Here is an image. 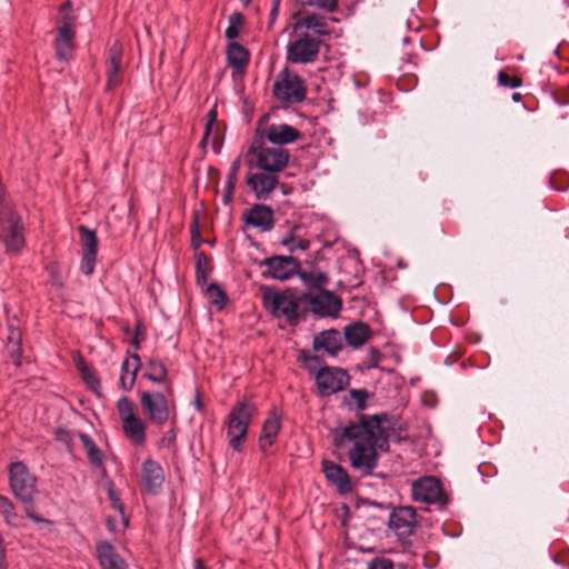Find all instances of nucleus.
<instances>
[{"instance_id": "9", "label": "nucleus", "mask_w": 569, "mask_h": 569, "mask_svg": "<svg viewBox=\"0 0 569 569\" xmlns=\"http://www.w3.org/2000/svg\"><path fill=\"white\" fill-rule=\"evenodd\" d=\"M249 154L254 157L259 169L271 173L282 171L290 158L289 151L282 147H264L256 141L250 146Z\"/></svg>"}, {"instance_id": "46", "label": "nucleus", "mask_w": 569, "mask_h": 569, "mask_svg": "<svg viewBox=\"0 0 569 569\" xmlns=\"http://www.w3.org/2000/svg\"><path fill=\"white\" fill-rule=\"evenodd\" d=\"M108 498L110 500V503H111V507L119 511L121 516H123V505L120 500V497L119 495L117 493V491L113 489V486L110 485L109 489H108Z\"/></svg>"}, {"instance_id": "44", "label": "nucleus", "mask_w": 569, "mask_h": 569, "mask_svg": "<svg viewBox=\"0 0 569 569\" xmlns=\"http://www.w3.org/2000/svg\"><path fill=\"white\" fill-rule=\"evenodd\" d=\"M81 377L92 391H98L100 387V381L94 372L90 371L88 368H82Z\"/></svg>"}, {"instance_id": "15", "label": "nucleus", "mask_w": 569, "mask_h": 569, "mask_svg": "<svg viewBox=\"0 0 569 569\" xmlns=\"http://www.w3.org/2000/svg\"><path fill=\"white\" fill-rule=\"evenodd\" d=\"M411 495L415 501L422 503H443V490L440 481L435 477H422L413 481Z\"/></svg>"}, {"instance_id": "19", "label": "nucleus", "mask_w": 569, "mask_h": 569, "mask_svg": "<svg viewBox=\"0 0 569 569\" xmlns=\"http://www.w3.org/2000/svg\"><path fill=\"white\" fill-rule=\"evenodd\" d=\"M122 53L123 48L119 41H114L108 50V58L106 61L107 90H112L121 81L120 70Z\"/></svg>"}, {"instance_id": "11", "label": "nucleus", "mask_w": 569, "mask_h": 569, "mask_svg": "<svg viewBox=\"0 0 569 569\" xmlns=\"http://www.w3.org/2000/svg\"><path fill=\"white\" fill-rule=\"evenodd\" d=\"M10 488L17 499L24 503H32L37 493L36 478L30 475L27 466L21 462H12L9 467Z\"/></svg>"}, {"instance_id": "6", "label": "nucleus", "mask_w": 569, "mask_h": 569, "mask_svg": "<svg viewBox=\"0 0 569 569\" xmlns=\"http://www.w3.org/2000/svg\"><path fill=\"white\" fill-rule=\"evenodd\" d=\"M172 395L171 385L166 387V393L158 391H141L139 395L140 407L151 423L166 425L171 417V407L168 397Z\"/></svg>"}, {"instance_id": "7", "label": "nucleus", "mask_w": 569, "mask_h": 569, "mask_svg": "<svg viewBox=\"0 0 569 569\" xmlns=\"http://www.w3.org/2000/svg\"><path fill=\"white\" fill-rule=\"evenodd\" d=\"M272 91L278 101L288 106L302 102L307 96L305 81L288 68L277 74Z\"/></svg>"}, {"instance_id": "32", "label": "nucleus", "mask_w": 569, "mask_h": 569, "mask_svg": "<svg viewBox=\"0 0 569 569\" xmlns=\"http://www.w3.org/2000/svg\"><path fill=\"white\" fill-rule=\"evenodd\" d=\"M300 279L310 290H325L323 288L328 284L329 280L325 272L312 269L310 271H302L299 273Z\"/></svg>"}, {"instance_id": "59", "label": "nucleus", "mask_w": 569, "mask_h": 569, "mask_svg": "<svg viewBox=\"0 0 569 569\" xmlns=\"http://www.w3.org/2000/svg\"><path fill=\"white\" fill-rule=\"evenodd\" d=\"M139 336H140V329H139V327H138V328H137V335H136V338H134V339H133V341H132V345H133L136 348H139V345H140Z\"/></svg>"}, {"instance_id": "41", "label": "nucleus", "mask_w": 569, "mask_h": 569, "mask_svg": "<svg viewBox=\"0 0 569 569\" xmlns=\"http://www.w3.org/2000/svg\"><path fill=\"white\" fill-rule=\"evenodd\" d=\"M97 253L98 252H82L80 268L84 274L90 276L93 272Z\"/></svg>"}, {"instance_id": "18", "label": "nucleus", "mask_w": 569, "mask_h": 569, "mask_svg": "<svg viewBox=\"0 0 569 569\" xmlns=\"http://www.w3.org/2000/svg\"><path fill=\"white\" fill-rule=\"evenodd\" d=\"M262 264L267 267L271 278L287 280L296 273L299 262L292 257L274 256L266 258Z\"/></svg>"}, {"instance_id": "5", "label": "nucleus", "mask_w": 569, "mask_h": 569, "mask_svg": "<svg viewBox=\"0 0 569 569\" xmlns=\"http://www.w3.org/2000/svg\"><path fill=\"white\" fill-rule=\"evenodd\" d=\"M254 407L246 401L236 403L230 410L227 418V436L229 438V446L240 452L242 443L246 439L249 423L254 413Z\"/></svg>"}, {"instance_id": "38", "label": "nucleus", "mask_w": 569, "mask_h": 569, "mask_svg": "<svg viewBox=\"0 0 569 569\" xmlns=\"http://www.w3.org/2000/svg\"><path fill=\"white\" fill-rule=\"evenodd\" d=\"M243 23V16L240 12H233L229 17V26L224 31V36L229 40H234L240 34V28Z\"/></svg>"}, {"instance_id": "1", "label": "nucleus", "mask_w": 569, "mask_h": 569, "mask_svg": "<svg viewBox=\"0 0 569 569\" xmlns=\"http://www.w3.org/2000/svg\"><path fill=\"white\" fill-rule=\"evenodd\" d=\"M389 429L387 415L362 416L358 423L336 429L333 443L343 447L352 442L348 452L350 465L355 470L369 476L378 465L377 452L389 450Z\"/></svg>"}, {"instance_id": "24", "label": "nucleus", "mask_w": 569, "mask_h": 569, "mask_svg": "<svg viewBox=\"0 0 569 569\" xmlns=\"http://www.w3.org/2000/svg\"><path fill=\"white\" fill-rule=\"evenodd\" d=\"M96 550L99 565L102 569H129L128 563L111 543L107 541L99 542Z\"/></svg>"}, {"instance_id": "10", "label": "nucleus", "mask_w": 569, "mask_h": 569, "mask_svg": "<svg viewBox=\"0 0 569 569\" xmlns=\"http://www.w3.org/2000/svg\"><path fill=\"white\" fill-rule=\"evenodd\" d=\"M321 39L310 32H301L287 46L286 58L291 63H312L320 53Z\"/></svg>"}, {"instance_id": "8", "label": "nucleus", "mask_w": 569, "mask_h": 569, "mask_svg": "<svg viewBox=\"0 0 569 569\" xmlns=\"http://www.w3.org/2000/svg\"><path fill=\"white\" fill-rule=\"evenodd\" d=\"M117 409L124 436L133 445L142 446L146 442L147 423L136 413L134 403L129 398L122 397L118 400Z\"/></svg>"}, {"instance_id": "13", "label": "nucleus", "mask_w": 569, "mask_h": 569, "mask_svg": "<svg viewBox=\"0 0 569 569\" xmlns=\"http://www.w3.org/2000/svg\"><path fill=\"white\" fill-rule=\"evenodd\" d=\"M305 307L309 306L312 313L319 317L336 316L341 309V300L333 292L320 290L315 295L303 293Z\"/></svg>"}, {"instance_id": "14", "label": "nucleus", "mask_w": 569, "mask_h": 569, "mask_svg": "<svg viewBox=\"0 0 569 569\" xmlns=\"http://www.w3.org/2000/svg\"><path fill=\"white\" fill-rule=\"evenodd\" d=\"M320 395L329 396L343 390L349 385L348 373L340 368L322 367L316 375Z\"/></svg>"}, {"instance_id": "20", "label": "nucleus", "mask_w": 569, "mask_h": 569, "mask_svg": "<svg viewBox=\"0 0 569 569\" xmlns=\"http://www.w3.org/2000/svg\"><path fill=\"white\" fill-rule=\"evenodd\" d=\"M306 29V32L311 31V34L318 39L329 37L331 29L325 17L318 13H307L300 18L293 26L295 32Z\"/></svg>"}, {"instance_id": "36", "label": "nucleus", "mask_w": 569, "mask_h": 569, "mask_svg": "<svg viewBox=\"0 0 569 569\" xmlns=\"http://www.w3.org/2000/svg\"><path fill=\"white\" fill-rule=\"evenodd\" d=\"M0 513L3 516L7 525L11 527L18 526V515L14 511L13 503L4 496H0Z\"/></svg>"}, {"instance_id": "27", "label": "nucleus", "mask_w": 569, "mask_h": 569, "mask_svg": "<svg viewBox=\"0 0 569 569\" xmlns=\"http://www.w3.org/2000/svg\"><path fill=\"white\" fill-rule=\"evenodd\" d=\"M140 366V357L137 353L131 355L122 362L120 385L123 390L129 391L132 389Z\"/></svg>"}, {"instance_id": "61", "label": "nucleus", "mask_w": 569, "mask_h": 569, "mask_svg": "<svg viewBox=\"0 0 569 569\" xmlns=\"http://www.w3.org/2000/svg\"><path fill=\"white\" fill-rule=\"evenodd\" d=\"M194 407H196L198 410H201V409H202V403H201V401H200L198 398L194 400Z\"/></svg>"}, {"instance_id": "62", "label": "nucleus", "mask_w": 569, "mask_h": 569, "mask_svg": "<svg viewBox=\"0 0 569 569\" xmlns=\"http://www.w3.org/2000/svg\"><path fill=\"white\" fill-rule=\"evenodd\" d=\"M563 4L569 8V0H565Z\"/></svg>"}, {"instance_id": "48", "label": "nucleus", "mask_w": 569, "mask_h": 569, "mask_svg": "<svg viewBox=\"0 0 569 569\" xmlns=\"http://www.w3.org/2000/svg\"><path fill=\"white\" fill-rule=\"evenodd\" d=\"M368 569H393V563L387 558H375L369 562Z\"/></svg>"}, {"instance_id": "55", "label": "nucleus", "mask_w": 569, "mask_h": 569, "mask_svg": "<svg viewBox=\"0 0 569 569\" xmlns=\"http://www.w3.org/2000/svg\"><path fill=\"white\" fill-rule=\"evenodd\" d=\"M0 569H7L3 540L0 536Z\"/></svg>"}, {"instance_id": "28", "label": "nucleus", "mask_w": 569, "mask_h": 569, "mask_svg": "<svg viewBox=\"0 0 569 569\" xmlns=\"http://www.w3.org/2000/svg\"><path fill=\"white\" fill-rule=\"evenodd\" d=\"M280 428L281 421L276 415L270 416L263 422L259 437V447L262 451H267L276 442Z\"/></svg>"}, {"instance_id": "42", "label": "nucleus", "mask_w": 569, "mask_h": 569, "mask_svg": "<svg viewBox=\"0 0 569 569\" xmlns=\"http://www.w3.org/2000/svg\"><path fill=\"white\" fill-rule=\"evenodd\" d=\"M349 397L353 400L356 409L363 410L368 399V392L365 389H351Z\"/></svg>"}, {"instance_id": "53", "label": "nucleus", "mask_w": 569, "mask_h": 569, "mask_svg": "<svg viewBox=\"0 0 569 569\" xmlns=\"http://www.w3.org/2000/svg\"><path fill=\"white\" fill-rule=\"evenodd\" d=\"M50 276H51L52 283L56 287H62L63 281H62L61 277L59 276L58 271L56 270V267H53V266L50 267Z\"/></svg>"}, {"instance_id": "25", "label": "nucleus", "mask_w": 569, "mask_h": 569, "mask_svg": "<svg viewBox=\"0 0 569 569\" xmlns=\"http://www.w3.org/2000/svg\"><path fill=\"white\" fill-rule=\"evenodd\" d=\"M313 349L315 351H323L331 357H336L342 349L340 332L331 329L316 335L313 338Z\"/></svg>"}, {"instance_id": "39", "label": "nucleus", "mask_w": 569, "mask_h": 569, "mask_svg": "<svg viewBox=\"0 0 569 569\" xmlns=\"http://www.w3.org/2000/svg\"><path fill=\"white\" fill-rule=\"evenodd\" d=\"M281 244L287 247L290 252L295 251H305L309 248L310 242L300 237H296L295 234H289L281 240Z\"/></svg>"}, {"instance_id": "21", "label": "nucleus", "mask_w": 569, "mask_h": 569, "mask_svg": "<svg viewBox=\"0 0 569 569\" xmlns=\"http://www.w3.org/2000/svg\"><path fill=\"white\" fill-rule=\"evenodd\" d=\"M244 221L260 231H270L273 228V211L264 204H253L244 214Z\"/></svg>"}, {"instance_id": "50", "label": "nucleus", "mask_w": 569, "mask_h": 569, "mask_svg": "<svg viewBox=\"0 0 569 569\" xmlns=\"http://www.w3.org/2000/svg\"><path fill=\"white\" fill-rule=\"evenodd\" d=\"M176 442V431L173 429H170L169 431H167L163 437L160 439V445L162 447H171L173 446Z\"/></svg>"}, {"instance_id": "57", "label": "nucleus", "mask_w": 569, "mask_h": 569, "mask_svg": "<svg viewBox=\"0 0 569 569\" xmlns=\"http://www.w3.org/2000/svg\"><path fill=\"white\" fill-rule=\"evenodd\" d=\"M27 517L30 518L34 522H48L46 519L41 518L40 516H37V515L32 513L29 510H27Z\"/></svg>"}, {"instance_id": "54", "label": "nucleus", "mask_w": 569, "mask_h": 569, "mask_svg": "<svg viewBox=\"0 0 569 569\" xmlns=\"http://www.w3.org/2000/svg\"><path fill=\"white\" fill-rule=\"evenodd\" d=\"M279 6H280V0H273L272 8L270 10L269 26H271L277 18L278 12H279Z\"/></svg>"}, {"instance_id": "60", "label": "nucleus", "mask_w": 569, "mask_h": 569, "mask_svg": "<svg viewBox=\"0 0 569 569\" xmlns=\"http://www.w3.org/2000/svg\"><path fill=\"white\" fill-rule=\"evenodd\" d=\"M512 100L513 101H520L521 100V93H519V92L513 93L512 94Z\"/></svg>"}, {"instance_id": "43", "label": "nucleus", "mask_w": 569, "mask_h": 569, "mask_svg": "<svg viewBox=\"0 0 569 569\" xmlns=\"http://www.w3.org/2000/svg\"><path fill=\"white\" fill-rule=\"evenodd\" d=\"M498 83L501 87L519 88L522 84V80L519 77H510L507 72L500 71L498 73Z\"/></svg>"}, {"instance_id": "47", "label": "nucleus", "mask_w": 569, "mask_h": 569, "mask_svg": "<svg viewBox=\"0 0 569 569\" xmlns=\"http://www.w3.org/2000/svg\"><path fill=\"white\" fill-rule=\"evenodd\" d=\"M240 166H241V160L240 158H237L230 166V169H229V172L227 174V180H226V183L227 184H233L236 186L237 183V178H238V172L240 170Z\"/></svg>"}, {"instance_id": "2", "label": "nucleus", "mask_w": 569, "mask_h": 569, "mask_svg": "<svg viewBox=\"0 0 569 569\" xmlns=\"http://www.w3.org/2000/svg\"><path fill=\"white\" fill-rule=\"evenodd\" d=\"M0 241L8 254H19L24 248V227L14 206L4 203L0 208Z\"/></svg>"}, {"instance_id": "58", "label": "nucleus", "mask_w": 569, "mask_h": 569, "mask_svg": "<svg viewBox=\"0 0 569 569\" xmlns=\"http://www.w3.org/2000/svg\"><path fill=\"white\" fill-rule=\"evenodd\" d=\"M193 569H209V568L203 563L202 559L197 558L194 560Z\"/></svg>"}, {"instance_id": "16", "label": "nucleus", "mask_w": 569, "mask_h": 569, "mask_svg": "<svg viewBox=\"0 0 569 569\" xmlns=\"http://www.w3.org/2000/svg\"><path fill=\"white\" fill-rule=\"evenodd\" d=\"M417 526V512L413 507L402 506L395 508L388 520V527L398 537H409Z\"/></svg>"}, {"instance_id": "4", "label": "nucleus", "mask_w": 569, "mask_h": 569, "mask_svg": "<svg viewBox=\"0 0 569 569\" xmlns=\"http://www.w3.org/2000/svg\"><path fill=\"white\" fill-rule=\"evenodd\" d=\"M303 293H298L295 290L284 291H267L263 293V301L266 307L276 317H284L289 323H296L299 318V312L305 307Z\"/></svg>"}, {"instance_id": "33", "label": "nucleus", "mask_w": 569, "mask_h": 569, "mask_svg": "<svg viewBox=\"0 0 569 569\" xmlns=\"http://www.w3.org/2000/svg\"><path fill=\"white\" fill-rule=\"evenodd\" d=\"M79 439L86 449L89 462L93 466H100L103 461V453L94 441L86 433H79Z\"/></svg>"}, {"instance_id": "49", "label": "nucleus", "mask_w": 569, "mask_h": 569, "mask_svg": "<svg viewBox=\"0 0 569 569\" xmlns=\"http://www.w3.org/2000/svg\"><path fill=\"white\" fill-rule=\"evenodd\" d=\"M201 259L206 260V257L203 253L199 254L198 262H197V282H198V284L203 286L207 282L208 272L204 268H202Z\"/></svg>"}, {"instance_id": "23", "label": "nucleus", "mask_w": 569, "mask_h": 569, "mask_svg": "<svg viewBox=\"0 0 569 569\" xmlns=\"http://www.w3.org/2000/svg\"><path fill=\"white\" fill-rule=\"evenodd\" d=\"M21 330L17 318H9L7 321V345L6 350L16 366L21 365Z\"/></svg>"}, {"instance_id": "12", "label": "nucleus", "mask_w": 569, "mask_h": 569, "mask_svg": "<svg viewBox=\"0 0 569 569\" xmlns=\"http://www.w3.org/2000/svg\"><path fill=\"white\" fill-rule=\"evenodd\" d=\"M268 114L260 118L257 133L264 137L270 143L281 147L301 139V132L287 123H268Z\"/></svg>"}, {"instance_id": "17", "label": "nucleus", "mask_w": 569, "mask_h": 569, "mask_svg": "<svg viewBox=\"0 0 569 569\" xmlns=\"http://www.w3.org/2000/svg\"><path fill=\"white\" fill-rule=\"evenodd\" d=\"M164 482L162 467L152 459H147L141 466L142 490L149 495H157Z\"/></svg>"}, {"instance_id": "52", "label": "nucleus", "mask_w": 569, "mask_h": 569, "mask_svg": "<svg viewBox=\"0 0 569 569\" xmlns=\"http://www.w3.org/2000/svg\"><path fill=\"white\" fill-rule=\"evenodd\" d=\"M234 187L236 186H233V184L230 186V184L226 183L224 192L222 196L224 204H228L232 201Z\"/></svg>"}, {"instance_id": "35", "label": "nucleus", "mask_w": 569, "mask_h": 569, "mask_svg": "<svg viewBox=\"0 0 569 569\" xmlns=\"http://www.w3.org/2000/svg\"><path fill=\"white\" fill-rule=\"evenodd\" d=\"M208 144H211L213 150H219L221 144L219 138V126H211L210 123H206L204 132L199 146L201 148H206Z\"/></svg>"}, {"instance_id": "45", "label": "nucleus", "mask_w": 569, "mask_h": 569, "mask_svg": "<svg viewBox=\"0 0 569 569\" xmlns=\"http://www.w3.org/2000/svg\"><path fill=\"white\" fill-rule=\"evenodd\" d=\"M56 439L66 445V447L71 450V442L73 440V435L70 430L66 428H58L56 431Z\"/></svg>"}, {"instance_id": "26", "label": "nucleus", "mask_w": 569, "mask_h": 569, "mask_svg": "<svg viewBox=\"0 0 569 569\" xmlns=\"http://www.w3.org/2000/svg\"><path fill=\"white\" fill-rule=\"evenodd\" d=\"M248 186L254 192L256 197L264 200L276 189L279 180L273 174L262 172L251 174L247 180Z\"/></svg>"}, {"instance_id": "51", "label": "nucleus", "mask_w": 569, "mask_h": 569, "mask_svg": "<svg viewBox=\"0 0 569 569\" xmlns=\"http://www.w3.org/2000/svg\"><path fill=\"white\" fill-rule=\"evenodd\" d=\"M190 231L192 234V242L198 247L201 242L200 232H199V226H198V219L197 217L193 218L191 224H190Z\"/></svg>"}, {"instance_id": "29", "label": "nucleus", "mask_w": 569, "mask_h": 569, "mask_svg": "<svg viewBox=\"0 0 569 569\" xmlns=\"http://www.w3.org/2000/svg\"><path fill=\"white\" fill-rule=\"evenodd\" d=\"M370 337L369 326L363 322L349 325L345 328V339L353 348L362 346Z\"/></svg>"}, {"instance_id": "40", "label": "nucleus", "mask_w": 569, "mask_h": 569, "mask_svg": "<svg viewBox=\"0 0 569 569\" xmlns=\"http://www.w3.org/2000/svg\"><path fill=\"white\" fill-rule=\"evenodd\" d=\"M305 7H315L326 12L333 13L339 9L338 0H301Z\"/></svg>"}, {"instance_id": "34", "label": "nucleus", "mask_w": 569, "mask_h": 569, "mask_svg": "<svg viewBox=\"0 0 569 569\" xmlns=\"http://www.w3.org/2000/svg\"><path fill=\"white\" fill-rule=\"evenodd\" d=\"M78 232L82 252H98V238L96 232L86 226H79Z\"/></svg>"}, {"instance_id": "30", "label": "nucleus", "mask_w": 569, "mask_h": 569, "mask_svg": "<svg viewBox=\"0 0 569 569\" xmlns=\"http://www.w3.org/2000/svg\"><path fill=\"white\" fill-rule=\"evenodd\" d=\"M226 54L229 66L236 70L242 71L249 62L248 51L237 42L228 44Z\"/></svg>"}, {"instance_id": "22", "label": "nucleus", "mask_w": 569, "mask_h": 569, "mask_svg": "<svg viewBox=\"0 0 569 569\" xmlns=\"http://www.w3.org/2000/svg\"><path fill=\"white\" fill-rule=\"evenodd\" d=\"M322 471L329 482H331L340 493H348L351 491V482L347 470L340 465L330 461H322Z\"/></svg>"}, {"instance_id": "31", "label": "nucleus", "mask_w": 569, "mask_h": 569, "mask_svg": "<svg viewBox=\"0 0 569 569\" xmlns=\"http://www.w3.org/2000/svg\"><path fill=\"white\" fill-rule=\"evenodd\" d=\"M143 376L156 383H166V386L169 383L168 378V371L164 365L158 360V359H149L144 367V373Z\"/></svg>"}, {"instance_id": "56", "label": "nucleus", "mask_w": 569, "mask_h": 569, "mask_svg": "<svg viewBox=\"0 0 569 569\" xmlns=\"http://www.w3.org/2000/svg\"><path fill=\"white\" fill-rule=\"evenodd\" d=\"M206 123H210L211 126H218V123H217V110L216 109H211L207 113V122Z\"/></svg>"}, {"instance_id": "37", "label": "nucleus", "mask_w": 569, "mask_h": 569, "mask_svg": "<svg viewBox=\"0 0 569 569\" xmlns=\"http://www.w3.org/2000/svg\"><path fill=\"white\" fill-rule=\"evenodd\" d=\"M206 295H207L209 301L213 306H216L219 310L224 307V303L227 301V296L218 284L210 283L206 289Z\"/></svg>"}, {"instance_id": "3", "label": "nucleus", "mask_w": 569, "mask_h": 569, "mask_svg": "<svg viewBox=\"0 0 569 569\" xmlns=\"http://www.w3.org/2000/svg\"><path fill=\"white\" fill-rule=\"evenodd\" d=\"M76 22L72 4L66 1L59 8L57 18V36L54 39L56 57L59 60H68L76 48Z\"/></svg>"}]
</instances>
